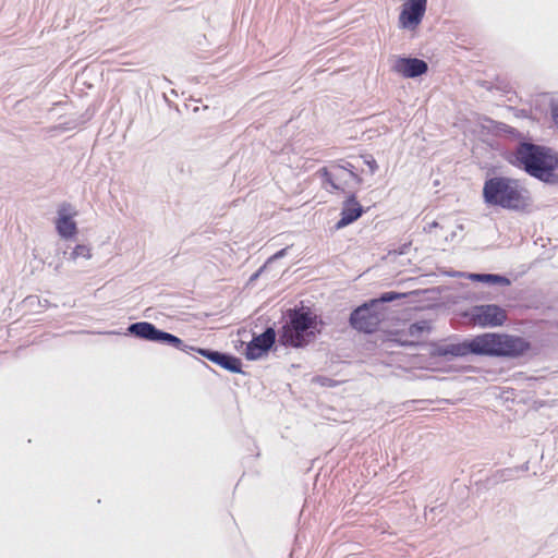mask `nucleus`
<instances>
[{"instance_id": "6e6552de", "label": "nucleus", "mask_w": 558, "mask_h": 558, "mask_svg": "<svg viewBox=\"0 0 558 558\" xmlns=\"http://www.w3.org/2000/svg\"><path fill=\"white\" fill-rule=\"evenodd\" d=\"M385 308H378L371 299L355 306L349 315V326L359 333L374 335L385 316Z\"/></svg>"}, {"instance_id": "f257e3e1", "label": "nucleus", "mask_w": 558, "mask_h": 558, "mask_svg": "<svg viewBox=\"0 0 558 558\" xmlns=\"http://www.w3.org/2000/svg\"><path fill=\"white\" fill-rule=\"evenodd\" d=\"M532 349V342L522 336L486 331L468 338L453 335L442 341H432L429 355L447 362L471 356L513 361L526 357Z\"/></svg>"}, {"instance_id": "f03ea898", "label": "nucleus", "mask_w": 558, "mask_h": 558, "mask_svg": "<svg viewBox=\"0 0 558 558\" xmlns=\"http://www.w3.org/2000/svg\"><path fill=\"white\" fill-rule=\"evenodd\" d=\"M500 156L538 182L547 186H558V151L555 148L533 140L504 148Z\"/></svg>"}, {"instance_id": "393cba45", "label": "nucleus", "mask_w": 558, "mask_h": 558, "mask_svg": "<svg viewBox=\"0 0 558 558\" xmlns=\"http://www.w3.org/2000/svg\"><path fill=\"white\" fill-rule=\"evenodd\" d=\"M510 110L513 112V116L517 118H523V119L532 118V111L530 109L511 107Z\"/></svg>"}, {"instance_id": "0eeeda50", "label": "nucleus", "mask_w": 558, "mask_h": 558, "mask_svg": "<svg viewBox=\"0 0 558 558\" xmlns=\"http://www.w3.org/2000/svg\"><path fill=\"white\" fill-rule=\"evenodd\" d=\"M317 174L322 179L323 187L328 192H338L341 194H349V191H356L363 184V178L359 172L348 173L342 170L338 165L322 167Z\"/></svg>"}, {"instance_id": "9d476101", "label": "nucleus", "mask_w": 558, "mask_h": 558, "mask_svg": "<svg viewBox=\"0 0 558 558\" xmlns=\"http://www.w3.org/2000/svg\"><path fill=\"white\" fill-rule=\"evenodd\" d=\"M466 316L481 328H497L506 324L507 311L499 304L488 303L471 306Z\"/></svg>"}, {"instance_id": "72a5a7b5", "label": "nucleus", "mask_w": 558, "mask_h": 558, "mask_svg": "<svg viewBox=\"0 0 558 558\" xmlns=\"http://www.w3.org/2000/svg\"><path fill=\"white\" fill-rule=\"evenodd\" d=\"M196 360H197L198 362H201L204 366H206V367L210 368V367L206 364V362H204V361H202V360H199V359H196Z\"/></svg>"}, {"instance_id": "39448f33", "label": "nucleus", "mask_w": 558, "mask_h": 558, "mask_svg": "<svg viewBox=\"0 0 558 558\" xmlns=\"http://www.w3.org/2000/svg\"><path fill=\"white\" fill-rule=\"evenodd\" d=\"M125 335L138 340L170 347L187 354H192L193 349H195L194 345L186 344L180 337L160 329L155 324L146 320L131 323L126 328Z\"/></svg>"}, {"instance_id": "5701e85b", "label": "nucleus", "mask_w": 558, "mask_h": 558, "mask_svg": "<svg viewBox=\"0 0 558 558\" xmlns=\"http://www.w3.org/2000/svg\"><path fill=\"white\" fill-rule=\"evenodd\" d=\"M332 165H338L340 168H342L343 171L351 173V172H357V168L355 165H353L348 159H338L335 161H331Z\"/></svg>"}, {"instance_id": "423d86ee", "label": "nucleus", "mask_w": 558, "mask_h": 558, "mask_svg": "<svg viewBox=\"0 0 558 558\" xmlns=\"http://www.w3.org/2000/svg\"><path fill=\"white\" fill-rule=\"evenodd\" d=\"M125 335L138 340L170 347L187 354H192L193 349H195L194 345L186 344L180 337L160 329L155 324L146 320L131 323L126 328Z\"/></svg>"}, {"instance_id": "f3484780", "label": "nucleus", "mask_w": 558, "mask_h": 558, "mask_svg": "<svg viewBox=\"0 0 558 558\" xmlns=\"http://www.w3.org/2000/svg\"><path fill=\"white\" fill-rule=\"evenodd\" d=\"M489 123L493 125V132L500 135H507L511 140L515 141L513 146H519L523 142H532L533 137L529 134H524L520 132L518 129L510 126L504 122H497L492 119H488Z\"/></svg>"}, {"instance_id": "aec40b11", "label": "nucleus", "mask_w": 558, "mask_h": 558, "mask_svg": "<svg viewBox=\"0 0 558 558\" xmlns=\"http://www.w3.org/2000/svg\"><path fill=\"white\" fill-rule=\"evenodd\" d=\"M86 122V113L82 114L78 119L65 121L63 123H59L53 128V130L59 132H66L74 130L80 124H83Z\"/></svg>"}, {"instance_id": "412c9836", "label": "nucleus", "mask_w": 558, "mask_h": 558, "mask_svg": "<svg viewBox=\"0 0 558 558\" xmlns=\"http://www.w3.org/2000/svg\"><path fill=\"white\" fill-rule=\"evenodd\" d=\"M90 248L85 244H76L69 253V259L75 260L78 257L90 258Z\"/></svg>"}, {"instance_id": "bb28decb", "label": "nucleus", "mask_w": 558, "mask_h": 558, "mask_svg": "<svg viewBox=\"0 0 558 558\" xmlns=\"http://www.w3.org/2000/svg\"><path fill=\"white\" fill-rule=\"evenodd\" d=\"M289 246L280 248L275 254H272L265 263H267V266L271 264L275 260H278L280 258H283L288 254Z\"/></svg>"}, {"instance_id": "4468645a", "label": "nucleus", "mask_w": 558, "mask_h": 558, "mask_svg": "<svg viewBox=\"0 0 558 558\" xmlns=\"http://www.w3.org/2000/svg\"><path fill=\"white\" fill-rule=\"evenodd\" d=\"M366 209L357 201L356 191H349L342 203L340 219L331 227V231H339L357 221Z\"/></svg>"}, {"instance_id": "c85d7f7f", "label": "nucleus", "mask_w": 558, "mask_h": 558, "mask_svg": "<svg viewBox=\"0 0 558 558\" xmlns=\"http://www.w3.org/2000/svg\"><path fill=\"white\" fill-rule=\"evenodd\" d=\"M267 268V263H265L263 266H260L255 272H253L248 279V283H252L254 281H256L260 275L266 270Z\"/></svg>"}, {"instance_id": "c756f323", "label": "nucleus", "mask_w": 558, "mask_h": 558, "mask_svg": "<svg viewBox=\"0 0 558 558\" xmlns=\"http://www.w3.org/2000/svg\"><path fill=\"white\" fill-rule=\"evenodd\" d=\"M526 464H529V462H526ZM523 471H529V466H527V465H525V466H522V468H520V469H518V468H517L515 470H509V472H510L509 476H513V475H515L517 473H519V472H523Z\"/></svg>"}, {"instance_id": "2eb2a0df", "label": "nucleus", "mask_w": 558, "mask_h": 558, "mask_svg": "<svg viewBox=\"0 0 558 558\" xmlns=\"http://www.w3.org/2000/svg\"><path fill=\"white\" fill-rule=\"evenodd\" d=\"M75 211H72L70 203H62L57 210L54 220L56 231L65 241L74 240L78 233L77 223L74 220Z\"/></svg>"}, {"instance_id": "a211bd4d", "label": "nucleus", "mask_w": 558, "mask_h": 558, "mask_svg": "<svg viewBox=\"0 0 558 558\" xmlns=\"http://www.w3.org/2000/svg\"><path fill=\"white\" fill-rule=\"evenodd\" d=\"M423 292L424 291H421V290H413V291H409V292H399V291L391 290V291L381 292L378 296L373 298L371 300L374 301V304L378 308H384L385 304L392 303V302L403 300V299H408L410 296H418Z\"/></svg>"}, {"instance_id": "9b49d317", "label": "nucleus", "mask_w": 558, "mask_h": 558, "mask_svg": "<svg viewBox=\"0 0 558 558\" xmlns=\"http://www.w3.org/2000/svg\"><path fill=\"white\" fill-rule=\"evenodd\" d=\"M392 59L390 70L405 80L422 77L429 71V65L425 60L412 54L392 56Z\"/></svg>"}, {"instance_id": "1a4fd4ad", "label": "nucleus", "mask_w": 558, "mask_h": 558, "mask_svg": "<svg viewBox=\"0 0 558 558\" xmlns=\"http://www.w3.org/2000/svg\"><path fill=\"white\" fill-rule=\"evenodd\" d=\"M278 331L276 325H267L263 332H253L252 339L246 343L243 355L247 361H258L266 357L269 352L277 350Z\"/></svg>"}, {"instance_id": "7c9ffc66", "label": "nucleus", "mask_w": 558, "mask_h": 558, "mask_svg": "<svg viewBox=\"0 0 558 558\" xmlns=\"http://www.w3.org/2000/svg\"><path fill=\"white\" fill-rule=\"evenodd\" d=\"M466 274L468 272L452 270V271L448 272L447 275L450 277H465L466 278Z\"/></svg>"}, {"instance_id": "dca6fc26", "label": "nucleus", "mask_w": 558, "mask_h": 558, "mask_svg": "<svg viewBox=\"0 0 558 558\" xmlns=\"http://www.w3.org/2000/svg\"><path fill=\"white\" fill-rule=\"evenodd\" d=\"M466 278L488 287H509L512 282L508 276L493 272H468Z\"/></svg>"}, {"instance_id": "ddd939ff", "label": "nucleus", "mask_w": 558, "mask_h": 558, "mask_svg": "<svg viewBox=\"0 0 558 558\" xmlns=\"http://www.w3.org/2000/svg\"><path fill=\"white\" fill-rule=\"evenodd\" d=\"M193 352L199 354L204 359L208 360L213 364L221 367L222 369L229 373L242 375L245 374L242 368V360L230 352H223L211 348L201 347H195V349H193Z\"/></svg>"}, {"instance_id": "4be33fe9", "label": "nucleus", "mask_w": 558, "mask_h": 558, "mask_svg": "<svg viewBox=\"0 0 558 558\" xmlns=\"http://www.w3.org/2000/svg\"><path fill=\"white\" fill-rule=\"evenodd\" d=\"M361 158L363 159V162L368 167L371 174H375L378 170V163L374 156L371 154H364L361 155Z\"/></svg>"}, {"instance_id": "f8f14e48", "label": "nucleus", "mask_w": 558, "mask_h": 558, "mask_svg": "<svg viewBox=\"0 0 558 558\" xmlns=\"http://www.w3.org/2000/svg\"><path fill=\"white\" fill-rule=\"evenodd\" d=\"M426 10L427 0H403L398 17V27L415 31L421 25Z\"/></svg>"}, {"instance_id": "7ed1b4c3", "label": "nucleus", "mask_w": 558, "mask_h": 558, "mask_svg": "<svg viewBox=\"0 0 558 558\" xmlns=\"http://www.w3.org/2000/svg\"><path fill=\"white\" fill-rule=\"evenodd\" d=\"M281 319L278 344L284 348H306L322 335L326 326L323 317L303 301L284 310Z\"/></svg>"}, {"instance_id": "6ab92c4d", "label": "nucleus", "mask_w": 558, "mask_h": 558, "mask_svg": "<svg viewBox=\"0 0 558 558\" xmlns=\"http://www.w3.org/2000/svg\"><path fill=\"white\" fill-rule=\"evenodd\" d=\"M429 330L430 326L427 320H416L410 324L408 335L412 337H418L424 332H428Z\"/></svg>"}, {"instance_id": "20e7f679", "label": "nucleus", "mask_w": 558, "mask_h": 558, "mask_svg": "<svg viewBox=\"0 0 558 558\" xmlns=\"http://www.w3.org/2000/svg\"><path fill=\"white\" fill-rule=\"evenodd\" d=\"M482 197L489 208L498 207L518 213H529L533 204L531 192L520 180L502 174L486 177Z\"/></svg>"}, {"instance_id": "cd10ccee", "label": "nucleus", "mask_w": 558, "mask_h": 558, "mask_svg": "<svg viewBox=\"0 0 558 558\" xmlns=\"http://www.w3.org/2000/svg\"><path fill=\"white\" fill-rule=\"evenodd\" d=\"M411 245H412V242H405V243L398 245L390 252L395 253L396 255H404L409 252Z\"/></svg>"}, {"instance_id": "a878e982", "label": "nucleus", "mask_w": 558, "mask_h": 558, "mask_svg": "<svg viewBox=\"0 0 558 558\" xmlns=\"http://www.w3.org/2000/svg\"><path fill=\"white\" fill-rule=\"evenodd\" d=\"M549 108H550V118H551V121L553 123L558 126V101L555 100V99H551L550 100V104H549Z\"/></svg>"}, {"instance_id": "2f4dec72", "label": "nucleus", "mask_w": 558, "mask_h": 558, "mask_svg": "<svg viewBox=\"0 0 558 558\" xmlns=\"http://www.w3.org/2000/svg\"><path fill=\"white\" fill-rule=\"evenodd\" d=\"M439 227V223L437 221H433L430 223H428L425 228H424V231H427L429 232L433 228H437Z\"/></svg>"}, {"instance_id": "f704fd0d", "label": "nucleus", "mask_w": 558, "mask_h": 558, "mask_svg": "<svg viewBox=\"0 0 558 558\" xmlns=\"http://www.w3.org/2000/svg\"><path fill=\"white\" fill-rule=\"evenodd\" d=\"M44 305H45V306H48V305H49L48 300H45Z\"/></svg>"}, {"instance_id": "b1692460", "label": "nucleus", "mask_w": 558, "mask_h": 558, "mask_svg": "<svg viewBox=\"0 0 558 558\" xmlns=\"http://www.w3.org/2000/svg\"><path fill=\"white\" fill-rule=\"evenodd\" d=\"M391 341L401 347H405V348L414 345L413 341L408 340L407 335H404L400 331H396L393 333V338L391 339Z\"/></svg>"}, {"instance_id": "473e14b6", "label": "nucleus", "mask_w": 558, "mask_h": 558, "mask_svg": "<svg viewBox=\"0 0 558 558\" xmlns=\"http://www.w3.org/2000/svg\"><path fill=\"white\" fill-rule=\"evenodd\" d=\"M417 402H420V401L418 400H408L403 403V405L409 408L410 405L417 403Z\"/></svg>"}]
</instances>
